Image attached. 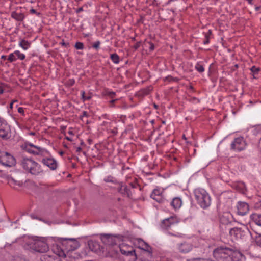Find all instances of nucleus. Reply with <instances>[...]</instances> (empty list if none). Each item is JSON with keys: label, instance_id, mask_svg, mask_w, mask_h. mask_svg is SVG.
I'll return each instance as SVG.
<instances>
[{"label": "nucleus", "instance_id": "obj_42", "mask_svg": "<svg viewBox=\"0 0 261 261\" xmlns=\"http://www.w3.org/2000/svg\"><path fill=\"white\" fill-rule=\"evenodd\" d=\"M100 44V42L99 41H97L93 44L92 46L93 48L95 49H98L99 47Z\"/></svg>", "mask_w": 261, "mask_h": 261}, {"label": "nucleus", "instance_id": "obj_7", "mask_svg": "<svg viewBox=\"0 0 261 261\" xmlns=\"http://www.w3.org/2000/svg\"><path fill=\"white\" fill-rule=\"evenodd\" d=\"M62 245L64 247L62 253L75 251L80 246L79 242L74 239H64L62 241Z\"/></svg>", "mask_w": 261, "mask_h": 261}, {"label": "nucleus", "instance_id": "obj_49", "mask_svg": "<svg viewBox=\"0 0 261 261\" xmlns=\"http://www.w3.org/2000/svg\"><path fill=\"white\" fill-rule=\"evenodd\" d=\"M255 9L256 11H258L261 9V6H256Z\"/></svg>", "mask_w": 261, "mask_h": 261}, {"label": "nucleus", "instance_id": "obj_20", "mask_svg": "<svg viewBox=\"0 0 261 261\" xmlns=\"http://www.w3.org/2000/svg\"><path fill=\"white\" fill-rule=\"evenodd\" d=\"M138 248L149 253V254L152 253V248L151 247L143 240L138 239L137 240Z\"/></svg>", "mask_w": 261, "mask_h": 261}, {"label": "nucleus", "instance_id": "obj_51", "mask_svg": "<svg viewBox=\"0 0 261 261\" xmlns=\"http://www.w3.org/2000/svg\"><path fill=\"white\" fill-rule=\"evenodd\" d=\"M15 101H13V102H12L11 103H10V108H12V106H13V103L15 102Z\"/></svg>", "mask_w": 261, "mask_h": 261}, {"label": "nucleus", "instance_id": "obj_3", "mask_svg": "<svg viewBox=\"0 0 261 261\" xmlns=\"http://www.w3.org/2000/svg\"><path fill=\"white\" fill-rule=\"evenodd\" d=\"M21 164L25 170L33 175H38L43 171L41 166L31 159L23 158Z\"/></svg>", "mask_w": 261, "mask_h": 261}, {"label": "nucleus", "instance_id": "obj_37", "mask_svg": "<svg viewBox=\"0 0 261 261\" xmlns=\"http://www.w3.org/2000/svg\"><path fill=\"white\" fill-rule=\"evenodd\" d=\"M147 45H149L150 51H152L154 50V45L152 43H151V42L146 41L145 43V45L147 46Z\"/></svg>", "mask_w": 261, "mask_h": 261}, {"label": "nucleus", "instance_id": "obj_34", "mask_svg": "<svg viewBox=\"0 0 261 261\" xmlns=\"http://www.w3.org/2000/svg\"><path fill=\"white\" fill-rule=\"evenodd\" d=\"M16 56L17 57L18 59L20 60H23L25 58V55L22 53H21L19 51L17 50L14 52Z\"/></svg>", "mask_w": 261, "mask_h": 261}, {"label": "nucleus", "instance_id": "obj_32", "mask_svg": "<svg viewBox=\"0 0 261 261\" xmlns=\"http://www.w3.org/2000/svg\"><path fill=\"white\" fill-rule=\"evenodd\" d=\"M90 250H89L88 247H86L83 249L80 254L81 258L86 256L89 255Z\"/></svg>", "mask_w": 261, "mask_h": 261}, {"label": "nucleus", "instance_id": "obj_12", "mask_svg": "<svg viewBox=\"0 0 261 261\" xmlns=\"http://www.w3.org/2000/svg\"><path fill=\"white\" fill-rule=\"evenodd\" d=\"M100 239L103 243L109 246L114 245L119 239L115 236L108 234H101Z\"/></svg>", "mask_w": 261, "mask_h": 261}, {"label": "nucleus", "instance_id": "obj_58", "mask_svg": "<svg viewBox=\"0 0 261 261\" xmlns=\"http://www.w3.org/2000/svg\"><path fill=\"white\" fill-rule=\"evenodd\" d=\"M115 101V100H112L111 101V102L113 103V102H114Z\"/></svg>", "mask_w": 261, "mask_h": 261}, {"label": "nucleus", "instance_id": "obj_46", "mask_svg": "<svg viewBox=\"0 0 261 261\" xmlns=\"http://www.w3.org/2000/svg\"><path fill=\"white\" fill-rule=\"evenodd\" d=\"M30 12H31V13H33V14H35H35H37L38 15H39L40 14V13H37V12H36V10H35V9H31V10H30Z\"/></svg>", "mask_w": 261, "mask_h": 261}, {"label": "nucleus", "instance_id": "obj_25", "mask_svg": "<svg viewBox=\"0 0 261 261\" xmlns=\"http://www.w3.org/2000/svg\"><path fill=\"white\" fill-rule=\"evenodd\" d=\"M118 190L121 194L127 197L131 196L130 190L128 189L127 186L124 185H121L118 188Z\"/></svg>", "mask_w": 261, "mask_h": 261}, {"label": "nucleus", "instance_id": "obj_56", "mask_svg": "<svg viewBox=\"0 0 261 261\" xmlns=\"http://www.w3.org/2000/svg\"><path fill=\"white\" fill-rule=\"evenodd\" d=\"M2 59H5L6 58V56H2Z\"/></svg>", "mask_w": 261, "mask_h": 261}, {"label": "nucleus", "instance_id": "obj_18", "mask_svg": "<svg viewBox=\"0 0 261 261\" xmlns=\"http://www.w3.org/2000/svg\"><path fill=\"white\" fill-rule=\"evenodd\" d=\"M178 220L175 217H170L169 218L165 219L162 222V227L164 229L169 228L171 225L178 223Z\"/></svg>", "mask_w": 261, "mask_h": 261}, {"label": "nucleus", "instance_id": "obj_31", "mask_svg": "<svg viewBox=\"0 0 261 261\" xmlns=\"http://www.w3.org/2000/svg\"><path fill=\"white\" fill-rule=\"evenodd\" d=\"M19 45L23 49L26 50L30 46V43L25 40H21L19 42Z\"/></svg>", "mask_w": 261, "mask_h": 261}, {"label": "nucleus", "instance_id": "obj_54", "mask_svg": "<svg viewBox=\"0 0 261 261\" xmlns=\"http://www.w3.org/2000/svg\"><path fill=\"white\" fill-rule=\"evenodd\" d=\"M61 44L62 45H65V43L63 42L62 43H61Z\"/></svg>", "mask_w": 261, "mask_h": 261}, {"label": "nucleus", "instance_id": "obj_39", "mask_svg": "<svg viewBox=\"0 0 261 261\" xmlns=\"http://www.w3.org/2000/svg\"><path fill=\"white\" fill-rule=\"evenodd\" d=\"M75 47L77 49H83L84 48V44L82 42H77L75 44Z\"/></svg>", "mask_w": 261, "mask_h": 261}, {"label": "nucleus", "instance_id": "obj_27", "mask_svg": "<svg viewBox=\"0 0 261 261\" xmlns=\"http://www.w3.org/2000/svg\"><path fill=\"white\" fill-rule=\"evenodd\" d=\"M250 218L256 225L261 226V214H253L250 216Z\"/></svg>", "mask_w": 261, "mask_h": 261}, {"label": "nucleus", "instance_id": "obj_35", "mask_svg": "<svg viewBox=\"0 0 261 261\" xmlns=\"http://www.w3.org/2000/svg\"><path fill=\"white\" fill-rule=\"evenodd\" d=\"M195 69L199 71V72H203L204 71V68L203 66L200 64H197L195 66Z\"/></svg>", "mask_w": 261, "mask_h": 261}, {"label": "nucleus", "instance_id": "obj_53", "mask_svg": "<svg viewBox=\"0 0 261 261\" xmlns=\"http://www.w3.org/2000/svg\"><path fill=\"white\" fill-rule=\"evenodd\" d=\"M83 113L84 116H86V112L85 111L83 112Z\"/></svg>", "mask_w": 261, "mask_h": 261}, {"label": "nucleus", "instance_id": "obj_43", "mask_svg": "<svg viewBox=\"0 0 261 261\" xmlns=\"http://www.w3.org/2000/svg\"><path fill=\"white\" fill-rule=\"evenodd\" d=\"M5 86L3 84L0 85V94L3 93L5 91Z\"/></svg>", "mask_w": 261, "mask_h": 261}, {"label": "nucleus", "instance_id": "obj_50", "mask_svg": "<svg viewBox=\"0 0 261 261\" xmlns=\"http://www.w3.org/2000/svg\"><path fill=\"white\" fill-rule=\"evenodd\" d=\"M82 150V148L80 147H78L76 148V151L80 152Z\"/></svg>", "mask_w": 261, "mask_h": 261}, {"label": "nucleus", "instance_id": "obj_2", "mask_svg": "<svg viewBox=\"0 0 261 261\" xmlns=\"http://www.w3.org/2000/svg\"><path fill=\"white\" fill-rule=\"evenodd\" d=\"M21 164L25 170L33 175H38L43 171L41 166L31 159L23 158Z\"/></svg>", "mask_w": 261, "mask_h": 261}, {"label": "nucleus", "instance_id": "obj_19", "mask_svg": "<svg viewBox=\"0 0 261 261\" xmlns=\"http://www.w3.org/2000/svg\"><path fill=\"white\" fill-rule=\"evenodd\" d=\"M193 248V245L191 243L184 242L178 246V249L179 252L182 253H186L190 252Z\"/></svg>", "mask_w": 261, "mask_h": 261}, {"label": "nucleus", "instance_id": "obj_45", "mask_svg": "<svg viewBox=\"0 0 261 261\" xmlns=\"http://www.w3.org/2000/svg\"><path fill=\"white\" fill-rule=\"evenodd\" d=\"M18 112L19 113H21L22 114H24V110H23V109L21 107H19L18 108Z\"/></svg>", "mask_w": 261, "mask_h": 261}, {"label": "nucleus", "instance_id": "obj_14", "mask_svg": "<svg viewBox=\"0 0 261 261\" xmlns=\"http://www.w3.org/2000/svg\"><path fill=\"white\" fill-rule=\"evenodd\" d=\"M24 149L27 152L34 154H39L42 153L44 150L43 148L32 144H26L24 146Z\"/></svg>", "mask_w": 261, "mask_h": 261}, {"label": "nucleus", "instance_id": "obj_30", "mask_svg": "<svg viewBox=\"0 0 261 261\" xmlns=\"http://www.w3.org/2000/svg\"><path fill=\"white\" fill-rule=\"evenodd\" d=\"M11 16L17 21H22L24 18V15L22 13L13 12L11 14Z\"/></svg>", "mask_w": 261, "mask_h": 261}, {"label": "nucleus", "instance_id": "obj_61", "mask_svg": "<svg viewBox=\"0 0 261 261\" xmlns=\"http://www.w3.org/2000/svg\"><path fill=\"white\" fill-rule=\"evenodd\" d=\"M71 83L73 84L74 83V82H71Z\"/></svg>", "mask_w": 261, "mask_h": 261}, {"label": "nucleus", "instance_id": "obj_26", "mask_svg": "<svg viewBox=\"0 0 261 261\" xmlns=\"http://www.w3.org/2000/svg\"><path fill=\"white\" fill-rule=\"evenodd\" d=\"M171 204L175 210H177L181 207L182 201L180 198L176 197L173 199Z\"/></svg>", "mask_w": 261, "mask_h": 261}, {"label": "nucleus", "instance_id": "obj_9", "mask_svg": "<svg viewBox=\"0 0 261 261\" xmlns=\"http://www.w3.org/2000/svg\"><path fill=\"white\" fill-rule=\"evenodd\" d=\"M122 254L134 257L136 259V254L134 247L125 243H122L118 247Z\"/></svg>", "mask_w": 261, "mask_h": 261}, {"label": "nucleus", "instance_id": "obj_22", "mask_svg": "<svg viewBox=\"0 0 261 261\" xmlns=\"http://www.w3.org/2000/svg\"><path fill=\"white\" fill-rule=\"evenodd\" d=\"M237 208L238 214L242 216L245 215L249 211L248 205L245 202H239Z\"/></svg>", "mask_w": 261, "mask_h": 261}, {"label": "nucleus", "instance_id": "obj_47", "mask_svg": "<svg viewBox=\"0 0 261 261\" xmlns=\"http://www.w3.org/2000/svg\"><path fill=\"white\" fill-rule=\"evenodd\" d=\"M108 95H109L111 97H113V96L115 95V93L113 92H110L108 93Z\"/></svg>", "mask_w": 261, "mask_h": 261}, {"label": "nucleus", "instance_id": "obj_5", "mask_svg": "<svg viewBox=\"0 0 261 261\" xmlns=\"http://www.w3.org/2000/svg\"><path fill=\"white\" fill-rule=\"evenodd\" d=\"M194 194L196 200L201 207L205 208L210 205V197L204 189H196Z\"/></svg>", "mask_w": 261, "mask_h": 261}, {"label": "nucleus", "instance_id": "obj_15", "mask_svg": "<svg viewBox=\"0 0 261 261\" xmlns=\"http://www.w3.org/2000/svg\"><path fill=\"white\" fill-rule=\"evenodd\" d=\"M87 246L89 250L96 253L100 252L102 249L97 242L93 240L88 241Z\"/></svg>", "mask_w": 261, "mask_h": 261}, {"label": "nucleus", "instance_id": "obj_41", "mask_svg": "<svg viewBox=\"0 0 261 261\" xmlns=\"http://www.w3.org/2000/svg\"><path fill=\"white\" fill-rule=\"evenodd\" d=\"M251 71L254 73H257L259 71V68L255 66H252L251 68Z\"/></svg>", "mask_w": 261, "mask_h": 261}, {"label": "nucleus", "instance_id": "obj_16", "mask_svg": "<svg viewBox=\"0 0 261 261\" xmlns=\"http://www.w3.org/2000/svg\"><path fill=\"white\" fill-rule=\"evenodd\" d=\"M231 215L229 212H224L220 215L219 221L221 225H227L229 224L231 221Z\"/></svg>", "mask_w": 261, "mask_h": 261}, {"label": "nucleus", "instance_id": "obj_57", "mask_svg": "<svg viewBox=\"0 0 261 261\" xmlns=\"http://www.w3.org/2000/svg\"><path fill=\"white\" fill-rule=\"evenodd\" d=\"M30 134L32 135H35V133L32 132V133H30Z\"/></svg>", "mask_w": 261, "mask_h": 261}, {"label": "nucleus", "instance_id": "obj_29", "mask_svg": "<svg viewBox=\"0 0 261 261\" xmlns=\"http://www.w3.org/2000/svg\"><path fill=\"white\" fill-rule=\"evenodd\" d=\"M8 184L11 187L14 189H16V186L21 187L23 185L22 181L15 180L12 178H9L8 179Z\"/></svg>", "mask_w": 261, "mask_h": 261}, {"label": "nucleus", "instance_id": "obj_6", "mask_svg": "<svg viewBox=\"0 0 261 261\" xmlns=\"http://www.w3.org/2000/svg\"><path fill=\"white\" fill-rule=\"evenodd\" d=\"M231 253V249L228 248H218L213 251L214 257L219 261H228L229 253Z\"/></svg>", "mask_w": 261, "mask_h": 261}, {"label": "nucleus", "instance_id": "obj_62", "mask_svg": "<svg viewBox=\"0 0 261 261\" xmlns=\"http://www.w3.org/2000/svg\"><path fill=\"white\" fill-rule=\"evenodd\" d=\"M71 83L73 84L74 83V82H71Z\"/></svg>", "mask_w": 261, "mask_h": 261}, {"label": "nucleus", "instance_id": "obj_17", "mask_svg": "<svg viewBox=\"0 0 261 261\" xmlns=\"http://www.w3.org/2000/svg\"><path fill=\"white\" fill-rule=\"evenodd\" d=\"M244 256L240 252L233 251L231 249V253H229V259L228 261H229L230 259L232 261H244Z\"/></svg>", "mask_w": 261, "mask_h": 261}, {"label": "nucleus", "instance_id": "obj_13", "mask_svg": "<svg viewBox=\"0 0 261 261\" xmlns=\"http://www.w3.org/2000/svg\"><path fill=\"white\" fill-rule=\"evenodd\" d=\"M246 147V143L242 137L236 138L231 144V148L237 151H242Z\"/></svg>", "mask_w": 261, "mask_h": 261}, {"label": "nucleus", "instance_id": "obj_4", "mask_svg": "<svg viewBox=\"0 0 261 261\" xmlns=\"http://www.w3.org/2000/svg\"><path fill=\"white\" fill-rule=\"evenodd\" d=\"M21 164L25 170L33 175H38L43 171L41 166L31 159L23 158Z\"/></svg>", "mask_w": 261, "mask_h": 261}, {"label": "nucleus", "instance_id": "obj_59", "mask_svg": "<svg viewBox=\"0 0 261 261\" xmlns=\"http://www.w3.org/2000/svg\"><path fill=\"white\" fill-rule=\"evenodd\" d=\"M105 181H106V182L109 181V179H105Z\"/></svg>", "mask_w": 261, "mask_h": 261}, {"label": "nucleus", "instance_id": "obj_38", "mask_svg": "<svg viewBox=\"0 0 261 261\" xmlns=\"http://www.w3.org/2000/svg\"><path fill=\"white\" fill-rule=\"evenodd\" d=\"M16 60V55L14 54V53L9 55V57H8V60L10 62H12L15 61Z\"/></svg>", "mask_w": 261, "mask_h": 261}, {"label": "nucleus", "instance_id": "obj_1", "mask_svg": "<svg viewBox=\"0 0 261 261\" xmlns=\"http://www.w3.org/2000/svg\"><path fill=\"white\" fill-rule=\"evenodd\" d=\"M53 241L51 237H36L30 240L28 245L29 247L40 253H45L49 250V245Z\"/></svg>", "mask_w": 261, "mask_h": 261}, {"label": "nucleus", "instance_id": "obj_24", "mask_svg": "<svg viewBox=\"0 0 261 261\" xmlns=\"http://www.w3.org/2000/svg\"><path fill=\"white\" fill-rule=\"evenodd\" d=\"M42 163L51 170H55L57 167V163L53 159H45L42 160Z\"/></svg>", "mask_w": 261, "mask_h": 261}, {"label": "nucleus", "instance_id": "obj_33", "mask_svg": "<svg viewBox=\"0 0 261 261\" xmlns=\"http://www.w3.org/2000/svg\"><path fill=\"white\" fill-rule=\"evenodd\" d=\"M111 59L114 63L117 64L119 61V56L116 54H113L111 55Z\"/></svg>", "mask_w": 261, "mask_h": 261}, {"label": "nucleus", "instance_id": "obj_11", "mask_svg": "<svg viewBox=\"0 0 261 261\" xmlns=\"http://www.w3.org/2000/svg\"><path fill=\"white\" fill-rule=\"evenodd\" d=\"M0 163L6 166H12L15 163V159L13 156L7 152L1 153Z\"/></svg>", "mask_w": 261, "mask_h": 261}, {"label": "nucleus", "instance_id": "obj_48", "mask_svg": "<svg viewBox=\"0 0 261 261\" xmlns=\"http://www.w3.org/2000/svg\"><path fill=\"white\" fill-rule=\"evenodd\" d=\"M130 185L133 188H136L138 186V185L137 184H133V183H130Z\"/></svg>", "mask_w": 261, "mask_h": 261}, {"label": "nucleus", "instance_id": "obj_23", "mask_svg": "<svg viewBox=\"0 0 261 261\" xmlns=\"http://www.w3.org/2000/svg\"><path fill=\"white\" fill-rule=\"evenodd\" d=\"M162 192L163 190L159 189H155L153 191L150 196L157 202H161L163 200Z\"/></svg>", "mask_w": 261, "mask_h": 261}, {"label": "nucleus", "instance_id": "obj_21", "mask_svg": "<svg viewBox=\"0 0 261 261\" xmlns=\"http://www.w3.org/2000/svg\"><path fill=\"white\" fill-rule=\"evenodd\" d=\"M63 255L68 261H75L76 259L81 258L80 254H77L74 251H71L68 252H63Z\"/></svg>", "mask_w": 261, "mask_h": 261}, {"label": "nucleus", "instance_id": "obj_55", "mask_svg": "<svg viewBox=\"0 0 261 261\" xmlns=\"http://www.w3.org/2000/svg\"><path fill=\"white\" fill-rule=\"evenodd\" d=\"M182 138L185 139V140H186V138L185 137V135H183L182 136Z\"/></svg>", "mask_w": 261, "mask_h": 261}, {"label": "nucleus", "instance_id": "obj_36", "mask_svg": "<svg viewBox=\"0 0 261 261\" xmlns=\"http://www.w3.org/2000/svg\"><path fill=\"white\" fill-rule=\"evenodd\" d=\"M255 242L258 245L261 246V233H257V236L255 238Z\"/></svg>", "mask_w": 261, "mask_h": 261}, {"label": "nucleus", "instance_id": "obj_40", "mask_svg": "<svg viewBox=\"0 0 261 261\" xmlns=\"http://www.w3.org/2000/svg\"><path fill=\"white\" fill-rule=\"evenodd\" d=\"M85 93L84 91H82V98H83V99L84 100H89L90 99H91V96L90 95H89V96H85Z\"/></svg>", "mask_w": 261, "mask_h": 261}, {"label": "nucleus", "instance_id": "obj_52", "mask_svg": "<svg viewBox=\"0 0 261 261\" xmlns=\"http://www.w3.org/2000/svg\"><path fill=\"white\" fill-rule=\"evenodd\" d=\"M250 4H252V0H247Z\"/></svg>", "mask_w": 261, "mask_h": 261}, {"label": "nucleus", "instance_id": "obj_28", "mask_svg": "<svg viewBox=\"0 0 261 261\" xmlns=\"http://www.w3.org/2000/svg\"><path fill=\"white\" fill-rule=\"evenodd\" d=\"M41 261H61L59 257L52 256L48 255H43L40 258Z\"/></svg>", "mask_w": 261, "mask_h": 261}, {"label": "nucleus", "instance_id": "obj_60", "mask_svg": "<svg viewBox=\"0 0 261 261\" xmlns=\"http://www.w3.org/2000/svg\"><path fill=\"white\" fill-rule=\"evenodd\" d=\"M207 42H208V41H206V42H205V43H207Z\"/></svg>", "mask_w": 261, "mask_h": 261}, {"label": "nucleus", "instance_id": "obj_44", "mask_svg": "<svg viewBox=\"0 0 261 261\" xmlns=\"http://www.w3.org/2000/svg\"><path fill=\"white\" fill-rule=\"evenodd\" d=\"M140 45L141 42H138L134 45L133 47L135 50H136L140 46Z\"/></svg>", "mask_w": 261, "mask_h": 261}, {"label": "nucleus", "instance_id": "obj_10", "mask_svg": "<svg viewBox=\"0 0 261 261\" xmlns=\"http://www.w3.org/2000/svg\"><path fill=\"white\" fill-rule=\"evenodd\" d=\"M0 137L6 140L11 137L10 127L4 120H0Z\"/></svg>", "mask_w": 261, "mask_h": 261}, {"label": "nucleus", "instance_id": "obj_8", "mask_svg": "<svg viewBox=\"0 0 261 261\" xmlns=\"http://www.w3.org/2000/svg\"><path fill=\"white\" fill-rule=\"evenodd\" d=\"M249 233V230L245 226L243 228L235 227L229 230L230 235L235 240L244 239Z\"/></svg>", "mask_w": 261, "mask_h": 261}]
</instances>
